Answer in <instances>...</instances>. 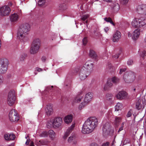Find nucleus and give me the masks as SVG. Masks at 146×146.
<instances>
[{
  "label": "nucleus",
  "instance_id": "f257e3e1",
  "mask_svg": "<svg viewBox=\"0 0 146 146\" xmlns=\"http://www.w3.org/2000/svg\"><path fill=\"white\" fill-rule=\"evenodd\" d=\"M98 124V120L96 117H89L86 121L82 126V133L84 134L91 133L96 127Z\"/></svg>",
  "mask_w": 146,
  "mask_h": 146
},
{
  "label": "nucleus",
  "instance_id": "f03ea898",
  "mask_svg": "<svg viewBox=\"0 0 146 146\" xmlns=\"http://www.w3.org/2000/svg\"><path fill=\"white\" fill-rule=\"evenodd\" d=\"M30 29V25L27 23L23 24L20 27L18 30L17 36L21 40L25 42L28 40L27 36L28 32Z\"/></svg>",
  "mask_w": 146,
  "mask_h": 146
},
{
  "label": "nucleus",
  "instance_id": "7ed1b4c3",
  "mask_svg": "<svg viewBox=\"0 0 146 146\" xmlns=\"http://www.w3.org/2000/svg\"><path fill=\"white\" fill-rule=\"evenodd\" d=\"M40 47V41L38 38L35 39L31 45L30 53L34 54L38 52Z\"/></svg>",
  "mask_w": 146,
  "mask_h": 146
},
{
  "label": "nucleus",
  "instance_id": "20e7f679",
  "mask_svg": "<svg viewBox=\"0 0 146 146\" xmlns=\"http://www.w3.org/2000/svg\"><path fill=\"white\" fill-rule=\"evenodd\" d=\"M8 64L9 61L7 59H0V74H4L6 72Z\"/></svg>",
  "mask_w": 146,
  "mask_h": 146
},
{
  "label": "nucleus",
  "instance_id": "39448f33",
  "mask_svg": "<svg viewBox=\"0 0 146 146\" xmlns=\"http://www.w3.org/2000/svg\"><path fill=\"white\" fill-rule=\"evenodd\" d=\"M123 78L126 83H129L132 82L134 81L135 76L133 73L127 72L124 74Z\"/></svg>",
  "mask_w": 146,
  "mask_h": 146
},
{
  "label": "nucleus",
  "instance_id": "423d86ee",
  "mask_svg": "<svg viewBox=\"0 0 146 146\" xmlns=\"http://www.w3.org/2000/svg\"><path fill=\"white\" fill-rule=\"evenodd\" d=\"M16 97L15 92L14 91L10 92L8 96L7 102L9 106H13L15 103Z\"/></svg>",
  "mask_w": 146,
  "mask_h": 146
},
{
  "label": "nucleus",
  "instance_id": "0eeeda50",
  "mask_svg": "<svg viewBox=\"0 0 146 146\" xmlns=\"http://www.w3.org/2000/svg\"><path fill=\"white\" fill-rule=\"evenodd\" d=\"M9 117L10 121L11 122H16L19 119L18 114L14 109H12L10 111Z\"/></svg>",
  "mask_w": 146,
  "mask_h": 146
},
{
  "label": "nucleus",
  "instance_id": "6e6552de",
  "mask_svg": "<svg viewBox=\"0 0 146 146\" xmlns=\"http://www.w3.org/2000/svg\"><path fill=\"white\" fill-rule=\"evenodd\" d=\"M90 72L85 69L84 67H82L79 74L80 79L81 80H84L90 74Z\"/></svg>",
  "mask_w": 146,
  "mask_h": 146
},
{
  "label": "nucleus",
  "instance_id": "1a4fd4ad",
  "mask_svg": "<svg viewBox=\"0 0 146 146\" xmlns=\"http://www.w3.org/2000/svg\"><path fill=\"white\" fill-rule=\"evenodd\" d=\"M11 11L10 8L8 6H4L0 8V15L2 16L8 15Z\"/></svg>",
  "mask_w": 146,
  "mask_h": 146
},
{
  "label": "nucleus",
  "instance_id": "9d476101",
  "mask_svg": "<svg viewBox=\"0 0 146 146\" xmlns=\"http://www.w3.org/2000/svg\"><path fill=\"white\" fill-rule=\"evenodd\" d=\"M53 121L55 128L59 127L62 123V119L61 117H56L53 119Z\"/></svg>",
  "mask_w": 146,
  "mask_h": 146
},
{
  "label": "nucleus",
  "instance_id": "9b49d317",
  "mask_svg": "<svg viewBox=\"0 0 146 146\" xmlns=\"http://www.w3.org/2000/svg\"><path fill=\"white\" fill-rule=\"evenodd\" d=\"M94 66L93 62L88 60L85 63V64L82 67H84L85 69H86L88 71H89L91 72Z\"/></svg>",
  "mask_w": 146,
  "mask_h": 146
},
{
  "label": "nucleus",
  "instance_id": "f8f14e48",
  "mask_svg": "<svg viewBox=\"0 0 146 146\" xmlns=\"http://www.w3.org/2000/svg\"><path fill=\"white\" fill-rule=\"evenodd\" d=\"M127 94L125 91H121L115 96L119 100L125 99L127 98Z\"/></svg>",
  "mask_w": 146,
  "mask_h": 146
},
{
  "label": "nucleus",
  "instance_id": "ddd939ff",
  "mask_svg": "<svg viewBox=\"0 0 146 146\" xmlns=\"http://www.w3.org/2000/svg\"><path fill=\"white\" fill-rule=\"evenodd\" d=\"M137 11L138 13L140 14H145L146 12V5H142L138 6L137 8Z\"/></svg>",
  "mask_w": 146,
  "mask_h": 146
},
{
  "label": "nucleus",
  "instance_id": "4468645a",
  "mask_svg": "<svg viewBox=\"0 0 146 146\" xmlns=\"http://www.w3.org/2000/svg\"><path fill=\"white\" fill-rule=\"evenodd\" d=\"M103 134L106 135H108L110 133V127L108 123H106L104 125L102 128Z\"/></svg>",
  "mask_w": 146,
  "mask_h": 146
},
{
  "label": "nucleus",
  "instance_id": "2eb2a0df",
  "mask_svg": "<svg viewBox=\"0 0 146 146\" xmlns=\"http://www.w3.org/2000/svg\"><path fill=\"white\" fill-rule=\"evenodd\" d=\"M92 98V93L89 92L86 94L84 100V102L85 103V105L87 104L91 100Z\"/></svg>",
  "mask_w": 146,
  "mask_h": 146
},
{
  "label": "nucleus",
  "instance_id": "dca6fc26",
  "mask_svg": "<svg viewBox=\"0 0 146 146\" xmlns=\"http://www.w3.org/2000/svg\"><path fill=\"white\" fill-rule=\"evenodd\" d=\"M75 126L74 124H72L71 126L68 128V129L66 130V132L63 137V138L64 139H66L69 136L71 132L72 131Z\"/></svg>",
  "mask_w": 146,
  "mask_h": 146
},
{
  "label": "nucleus",
  "instance_id": "f3484780",
  "mask_svg": "<svg viewBox=\"0 0 146 146\" xmlns=\"http://www.w3.org/2000/svg\"><path fill=\"white\" fill-rule=\"evenodd\" d=\"M45 110L46 114L47 115H51L53 112L52 105L50 104H48L46 106Z\"/></svg>",
  "mask_w": 146,
  "mask_h": 146
},
{
  "label": "nucleus",
  "instance_id": "a211bd4d",
  "mask_svg": "<svg viewBox=\"0 0 146 146\" xmlns=\"http://www.w3.org/2000/svg\"><path fill=\"white\" fill-rule=\"evenodd\" d=\"M140 34V30L139 29H137L133 32L132 35V38L133 39L135 40L139 37Z\"/></svg>",
  "mask_w": 146,
  "mask_h": 146
},
{
  "label": "nucleus",
  "instance_id": "6ab92c4d",
  "mask_svg": "<svg viewBox=\"0 0 146 146\" xmlns=\"http://www.w3.org/2000/svg\"><path fill=\"white\" fill-rule=\"evenodd\" d=\"M121 35L120 33L118 31H116L114 34L113 40V42H115L117 41L121 38Z\"/></svg>",
  "mask_w": 146,
  "mask_h": 146
},
{
  "label": "nucleus",
  "instance_id": "aec40b11",
  "mask_svg": "<svg viewBox=\"0 0 146 146\" xmlns=\"http://www.w3.org/2000/svg\"><path fill=\"white\" fill-rule=\"evenodd\" d=\"M10 18L11 22H15L17 21L19 18V16L18 14L14 13L10 16Z\"/></svg>",
  "mask_w": 146,
  "mask_h": 146
},
{
  "label": "nucleus",
  "instance_id": "412c9836",
  "mask_svg": "<svg viewBox=\"0 0 146 146\" xmlns=\"http://www.w3.org/2000/svg\"><path fill=\"white\" fill-rule=\"evenodd\" d=\"M139 22V19H138L136 18L133 19L131 22L132 27L135 28H140V25H138L137 24Z\"/></svg>",
  "mask_w": 146,
  "mask_h": 146
},
{
  "label": "nucleus",
  "instance_id": "4be33fe9",
  "mask_svg": "<svg viewBox=\"0 0 146 146\" xmlns=\"http://www.w3.org/2000/svg\"><path fill=\"white\" fill-rule=\"evenodd\" d=\"M72 114L68 115L64 117V121L66 123L68 124L72 121Z\"/></svg>",
  "mask_w": 146,
  "mask_h": 146
},
{
  "label": "nucleus",
  "instance_id": "5701e85b",
  "mask_svg": "<svg viewBox=\"0 0 146 146\" xmlns=\"http://www.w3.org/2000/svg\"><path fill=\"white\" fill-rule=\"evenodd\" d=\"M90 56L94 59H96L97 57V55L95 51L93 50H90Z\"/></svg>",
  "mask_w": 146,
  "mask_h": 146
},
{
  "label": "nucleus",
  "instance_id": "b1692460",
  "mask_svg": "<svg viewBox=\"0 0 146 146\" xmlns=\"http://www.w3.org/2000/svg\"><path fill=\"white\" fill-rule=\"evenodd\" d=\"M53 119L49 121L46 125L47 127L48 128H54Z\"/></svg>",
  "mask_w": 146,
  "mask_h": 146
},
{
  "label": "nucleus",
  "instance_id": "393cba45",
  "mask_svg": "<svg viewBox=\"0 0 146 146\" xmlns=\"http://www.w3.org/2000/svg\"><path fill=\"white\" fill-rule=\"evenodd\" d=\"M141 100L139 99L138 100L136 103L135 107L136 109L138 110H140L142 107V105L141 103Z\"/></svg>",
  "mask_w": 146,
  "mask_h": 146
},
{
  "label": "nucleus",
  "instance_id": "a878e982",
  "mask_svg": "<svg viewBox=\"0 0 146 146\" xmlns=\"http://www.w3.org/2000/svg\"><path fill=\"white\" fill-rule=\"evenodd\" d=\"M106 98L107 100L111 102L113 100V96L111 94L108 93L106 95Z\"/></svg>",
  "mask_w": 146,
  "mask_h": 146
},
{
  "label": "nucleus",
  "instance_id": "bb28decb",
  "mask_svg": "<svg viewBox=\"0 0 146 146\" xmlns=\"http://www.w3.org/2000/svg\"><path fill=\"white\" fill-rule=\"evenodd\" d=\"M67 8V6L64 3L60 4L59 7V9L61 11L66 10Z\"/></svg>",
  "mask_w": 146,
  "mask_h": 146
},
{
  "label": "nucleus",
  "instance_id": "cd10ccee",
  "mask_svg": "<svg viewBox=\"0 0 146 146\" xmlns=\"http://www.w3.org/2000/svg\"><path fill=\"white\" fill-rule=\"evenodd\" d=\"M48 134L49 137L52 139H53L55 136V133L52 130H50L48 131Z\"/></svg>",
  "mask_w": 146,
  "mask_h": 146
},
{
  "label": "nucleus",
  "instance_id": "c85d7f7f",
  "mask_svg": "<svg viewBox=\"0 0 146 146\" xmlns=\"http://www.w3.org/2000/svg\"><path fill=\"white\" fill-rule=\"evenodd\" d=\"M83 99L82 97H81L79 96H77L76 97L74 100V103H79L81 101L82 99Z\"/></svg>",
  "mask_w": 146,
  "mask_h": 146
},
{
  "label": "nucleus",
  "instance_id": "c756f323",
  "mask_svg": "<svg viewBox=\"0 0 146 146\" xmlns=\"http://www.w3.org/2000/svg\"><path fill=\"white\" fill-rule=\"evenodd\" d=\"M122 107L121 104L119 103H118L115 106V110L118 111L119 110H121Z\"/></svg>",
  "mask_w": 146,
  "mask_h": 146
},
{
  "label": "nucleus",
  "instance_id": "7c9ffc66",
  "mask_svg": "<svg viewBox=\"0 0 146 146\" xmlns=\"http://www.w3.org/2000/svg\"><path fill=\"white\" fill-rule=\"evenodd\" d=\"M90 16L88 14L84 15H82L81 17V20L83 21H85Z\"/></svg>",
  "mask_w": 146,
  "mask_h": 146
},
{
  "label": "nucleus",
  "instance_id": "2f4dec72",
  "mask_svg": "<svg viewBox=\"0 0 146 146\" xmlns=\"http://www.w3.org/2000/svg\"><path fill=\"white\" fill-rule=\"evenodd\" d=\"M121 120V118L119 117H116L115 118V119L114 121L115 125L116 126H117L119 124V123L120 122Z\"/></svg>",
  "mask_w": 146,
  "mask_h": 146
},
{
  "label": "nucleus",
  "instance_id": "473e14b6",
  "mask_svg": "<svg viewBox=\"0 0 146 146\" xmlns=\"http://www.w3.org/2000/svg\"><path fill=\"white\" fill-rule=\"evenodd\" d=\"M113 9L115 11H116L119 10V4L118 3H116L114 5L113 7Z\"/></svg>",
  "mask_w": 146,
  "mask_h": 146
},
{
  "label": "nucleus",
  "instance_id": "72a5a7b5",
  "mask_svg": "<svg viewBox=\"0 0 146 146\" xmlns=\"http://www.w3.org/2000/svg\"><path fill=\"white\" fill-rule=\"evenodd\" d=\"M38 143L39 145H45L47 144V142L46 141L41 140H40Z\"/></svg>",
  "mask_w": 146,
  "mask_h": 146
},
{
  "label": "nucleus",
  "instance_id": "f704fd0d",
  "mask_svg": "<svg viewBox=\"0 0 146 146\" xmlns=\"http://www.w3.org/2000/svg\"><path fill=\"white\" fill-rule=\"evenodd\" d=\"M111 80L112 82L115 84L118 83L119 81V79L116 77L112 78Z\"/></svg>",
  "mask_w": 146,
  "mask_h": 146
},
{
  "label": "nucleus",
  "instance_id": "c9c22d12",
  "mask_svg": "<svg viewBox=\"0 0 146 146\" xmlns=\"http://www.w3.org/2000/svg\"><path fill=\"white\" fill-rule=\"evenodd\" d=\"M139 19V22L137 23V24L138 25H140V27L143 26L145 24V23L143 21H142L141 19Z\"/></svg>",
  "mask_w": 146,
  "mask_h": 146
},
{
  "label": "nucleus",
  "instance_id": "e433bc0d",
  "mask_svg": "<svg viewBox=\"0 0 146 146\" xmlns=\"http://www.w3.org/2000/svg\"><path fill=\"white\" fill-rule=\"evenodd\" d=\"M48 133L46 131H44L40 134V136L42 137H46L48 136Z\"/></svg>",
  "mask_w": 146,
  "mask_h": 146
},
{
  "label": "nucleus",
  "instance_id": "4c0bfd02",
  "mask_svg": "<svg viewBox=\"0 0 146 146\" xmlns=\"http://www.w3.org/2000/svg\"><path fill=\"white\" fill-rule=\"evenodd\" d=\"M46 2V0H39L38 4L40 6H42L44 5Z\"/></svg>",
  "mask_w": 146,
  "mask_h": 146
},
{
  "label": "nucleus",
  "instance_id": "58836bf2",
  "mask_svg": "<svg viewBox=\"0 0 146 146\" xmlns=\"http://www.w3.org/2000/svg\"><path fill=\"white\" fill-rule=\"evenodd\" d=\"M27 56V54H25L21 55L19 58L20 61L21 62L24 61L25 58V57Z\"/></svg>",
  "mask_w": 146,
  "mask_h": 146
},
{
  "label": "nucleus",
  "instance_id": "ea45409f",
  "mask_svg": "<svg viewBox=\"0 0 146 146\" xmlns=\"http://www.w3.org/2000/svg\"><path fill=\"white\" fill-rule=\"evenodd\" d=\"M85 103L84 102L82 103L79 106L78 109L79 110H81L86 105H85Z\"/></svg>",
  "mask_w": 146,
  "mask_h": 146
},
{
  "label": "nucleus",
  "instance_id": "a19ab883",
  "mask_svg": "<svg viewBox=\"0 0 146 146\" xmlns=\"http://www.w3.org/2000/svg\"><path fill=\"white\" fill-rule=\"evenodd\" d=\"M15 136L13 134H9V138H10V140H13L15 139Z\"/></svg>",
  "mask_w": 146,
  "mask_h": 146
},
{
  "label": "nucleus",
  "instance_id": "79ce46f5",
  "mask_svg": "<svg viewBox=\"0 0 146 146\" xmlns=\"http://www.w3.org/2000/svg\"><path fill=\"white\" fill-rule=\"evenodd\" d=\"M75 137L73 135L72 136H70L68 138V142L70 143H71L72 141L75 139Z\"/></svg>",
  "mask_w": 146,
  "mask_h": 146
},
{
  "label": "nucleus",
  "instance_id": "37998d69",
  "mask_svg": "<svg viewBox=\"0 0 146 146\" xmlns=\"http://www.w3.org/2000/svg\"><path fill=\"white\" fill-rule=\"evenodd\" d=\"M146 55V51L143 50L142 51L141 53L140 54V56L143 58H144V56Z\"/></svg>",
  "mask_w": 146,
  "mask_h": 146
},
{
  "label": "nucleus",
  "instance_id": "c03bdc74",
  "mask_svg": "<svg viewBox=\"0 0 146 146\" xmlns=\"http://www.w3.org/2000/svg\"><path fill=\"white\" fill-rule=\"evenodd\" d=\"M82 42L83 44L85 45L88 42V39L86 37H85L82 40Z\"/></svg>",
  "mask_w": 146,
  "mask_h": 146
},
{
  "label": "nucleus",
  "instance_id": "a18cd8bd",
  "mask_svg": "<svg viewBox=\"0 0 146 146\" xmlns=\"http://www.w3.org/2000/svg\"><path fill=\"white\" fill-rule=\"evenodd\" d=\"M9 134L8 133H6L4 134V137L5 139L7 141L10 140V138H9Z\"/></svg>",
  "mask_w": 146,
  "mask_h": 146
},
{
  "label": "nucleus",
  "instance_id": "49530a36",
  "mask_svg": "<svg viewBox=\"0 0 146 146\" xmlns=\"http://www.w3.org/2000/svg\"><path fill=\"white\" fill-rule=\"evenodd\" d=\"M106 86H108L109 87H111L112 86V84L110 80H108L106 84Z\"/></svg>",
  "mask_w": 146,
  "mask_h": 146
},
{
  "label": "nucleus",
  "instance_id": "de8ad7c7",
  "mask_svg": "<svg viewBox=\"0 0 146 146\" xmlns=\"http://www.w3.org/2000/svg\"><path fill=\"white\" fill-rule=\"evenodd\" d=\"M128 0H120V2L121 4L125 5L127 3Z\"/></svg>",
  "mask_w": 146,
  "mask_h": 146
},
{
  "label": "nucleus",
  "instance_id": "09e8293b",
  "mask_svg": "<svg viewBox=\"0 0 146 146\" xmlns=\"http://www.w3.org/2000/svg\"><path fill=\"white\" fill-rule=\"evenodd\" d=\"M53 87L52 86L51 87L49 86L47 87L45 90V91L46 92H49L51 90L52 88H53Z\"/></svg>",
  "mask_w": 146,
  "mask_h": 146
},
{
  "label": "nucleus",
  "instance_id": "8fccbe9b",
  "mask_svg": "<svg viewBox=\"0 0 146 146\" xmlns=\"http://www.w3.org/2000/svg\"><path fill=\"white\" fill-rule=\"evenodd\" d=\"M104 19L105 21H106L108 22H110L112 20L110 18H104Z\"/></svg>",
  "mask_w": 146,
  "mask_h": 146
},
{
  "label": "nucleus",
  "instance_id": "3c124183",
  "mask_svg": "<svg viewBox=\"0 0 146 146\" xmlns=\"http://www.w3.org/2000/svg\"><path fill=\"white\" fill-rule=\"evenodd\" d=\"M133 63V60L131 59H130L128 60L127 62V64L129 65H132Z\"/></svg>",
  "mask_w": 146,
  "mask_h": 146
},
{
  "label": "nucleus",
  "instance_id": "603ef678",
  "mask_svg": "<svg viewBox=\"0 0 146 146\" xmlns=\"http://www.w3.org/2000/svg\"><path fill=\"white\" fill-rule=\"evenodd\" d=\"M94 33L95 35L96 36H99L100 35V32H96V31H94Z\"/></svg>",
  "mask_w": 146,
  "mask_h": 146
},
{
  "label": "nucleus",
  "instance_id": "864d4df0",
  "mask_svg": "<svg viewBox=\"0 0 146 146\" xmlns=\"http://www.w3.org/2000/svg\"><path fill=\"white\" fill-rule=\"evenodd\" d=\"M126 68H121L120 69V72H119V74H121L123 72H125L126 70Z\"/></svg>",
  "mask_w": 146,
  "mask_h": 146
},
{
  "label": "nucleus",
  "instance_id": "5fc2aeb1",
  "mask_svg": "<svg viewBox=\"0 0 146 146\" xmlns=\"http://www.w3.org/2000/svg\"><path fill=\"white\" fill-rule=\"evenodd\" d=\"M131 115V110H130L128 112L127 117H130Z\"/></svg>",
  "mask_w": 146,
  "mask_h": 146
},
{
  "label": "nucleus",
  "instance_id": "6e6d98bb",
  "mask_svg": "<svg viewBox=\"0 0 146 146\" xmlns=\"http://www.w3.org/2000/svg\"><path fill=\"white\" fill-rule=\"evenodd\" d=\"M110 88V87H109V86H106V84L104 87V90H105V91L107 90H108Z\"/></svg>",
  "mask_w": 146,
  "mask_h": 146
},
{
  "label": "nucleus",
  "instance_id": "4d7b16f0",
  "mask_svg": "<svg viewBox=\"0 0 146 146\" xmlns=\"http://www.w3.org/2000/svg\"><path fill=\"white\" fill-rule=\"evenodd\" d=\"M110 143L109 142H106L105 143H103L102 146H109Z\"/></svg>",
  "mask_w": 146,
  "mask_h": 146
},
{
  "label": "nucleus",
  "instance_id": "13d9d810",
  "mask_svg": "<svg viewBox=\"0 0 146 146\" xmlns=\"http://www.w3.org/2000/svg\"><path fill=\"white\" fill-rule=\"evenodd\" d=\"M46 57L45 56H43L41 58L42 61L43 62H44L46 61Z\"/></svg>",
  "mask_w": 146,
  "mask_h": 146
},
{
  "label": "nucleus",
  "instance_id": "bf43d9fd",
  "mask_svg": "<svg viewBox=\"0 0 146 146\" xmlns=\"http://www.w3.org/2000/svg\"><path fill=\"white\" fill-rule=\"evenodd\" d=\"M119 56V54H117L113 56V58H115V59H116Z\"/></svg>",
  "mask_w": 146,
  "mask_h": 146
},
{
  "label": "nucleus",
  "instance_id": "052dcab7",
  "mask_svg": "<svg viewBox=\"0 0 146 146\" xmlns=\"http://www.w3.org/2000/svg\"><path fill=\"white\" fill-rule=\"evenodd\" d=\"M3 82V78L2 76L0 74V85Z\"/></svg>",
  "mask_w": 146,
  "mask_h": 146
},
{
  "label": "nucleus",
  "instance_id": "680f3d73",
  "mask_svg": "<svg viewBox=\"0 0 146 146\" xmlns=\"http://www.w3.org/2000/svg\"><path fill=\"white\" fill-rule=\"evenodd\" d=\"M36 70L38 72H40L43 70L42 69L38 68H36Z\"/></svg>",
  "mask_w": 146,
  "mask_h": 146
},
{
  "label": "nucleus",
  "instance_id": "e2e57ef3",
  "mask_svg": "<svg viewBox=\"0 0 146 146\" xmlns=\"http://www.w3.org/2000/svg\"><path fill=\"white\" fill-rule=\"evenodd\" d=\"M79 70V69L78 68H77L75 69L74 70V72L75 73H77Z\"/></svg>",
  "mask_w": 146,
  "mask_h": 146
},
{
  "label": "nucleus",
  "instance_id": "0e129e2a",
  "mask_svg": "<svg viewBox=\"0 0 146 146\" xmlns=\"http://www.w3.org/2000/svg\"><path fill=\"white\" fill-rule=\"evenodd\" d=\"M109 30V29L108 27H105L104 29V31L106 33H107L108 32V31Z\"/></svg>",
  "mask_w": 146,
  "mask_h": 146
},
{
  "label": "nucleus",
  "instance_id": "69168bd1",
  "mask_svg": "<svg viewBox=\"0 0 146 146\" xmlns=\"http://www.w3.org/2000/svg\"><path fill=\"white\" fill-rule=\"evenodd\" d=\"M90 146H98V145L96 143H92L90 144Z\"/></svg>",
  "mask_w": 146,
  "mask_h": 146
},
{
  "label": "nucleus",
  "instance_id": "338daca9",
  "mask_svg": "<svg viewBox=\"0 0 146 146\" xmlns=\"http://www.w3.org/2000/svg\"><path fill=\"white\" fill-rule=\"evenodd\" d=\"M108 67L109 68L110 70V71L113 70H111V69H113V67L111 66V64H110L109 65Z\"/></svg>",
  "mask_w": 146,
  "mask_h": 146
},
{
  "label": "nucleus",
  "instance_id": "774afa93",
  "mask_svg": "<svg viewBox=\"0 0 146 146\" xmlns=\"http://www.w3.org/2000/svg\"><path fill=\"white\" fill-rule=\"evenodd\" d=\"M123 126H121L119 129L118 132H119L120 131H121V130H123Z\"/></svg>",
  "mask_w": 146,
  "mask_h": 146
}]
</instances>
